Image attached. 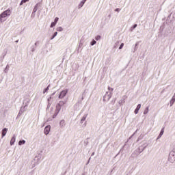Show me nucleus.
Returning a JSON list of instances; mask_svg holds the SVG:
<instances>
[{
  "mask_svg": "<svg viewBox=\"0 0 175 175\" xmlns=\"http://www.w3.org/2000/svg\"><path fill=\"white\" fill-rule=\"evenodd\" d=\"M12 11L10 10H7L4 11L0 16L1 18H5V17H8V16H10Z\"/></svg>",
  "mask_w": 175,
  "mask_h": 175,
  "instance_id": "nucleus-1",
  "label": "nucleus"
},
{
  "mask_svg": "<svg viewBox=\"0 0 175 175\" xmlns=\"http://www.w3.org/2000/svg\"><path fill=\"white\" fill-rule=\"evenodd\" d=\"M66 94H68V90L62 91L60 94L59 95V98L62 99L64 96H66Z\"/></svg>",
  "mask_w": 175,
  "mask_h": 175,
  "instance_id": "nucleus-2",
  "label": "nucleus"
},
{
  "mask_svg": "<svg viewBox=\"0 0 175 175\" xmlns=\"http://www.w3.org/2000/svg\"><path fill=\"white\" fill-rule=\"evenodd\" d=\"M65 105V103L64 101H60L57 105L56 109L59 111L61 110V106H64Z\"/></svg>",
  "mask_w": 175,
  "mask_h": 175,
  "instance_id": "nucleus-3",
  "label": "nucleus"
},
{
  "mask_svg": "<svg viewBox=\"0 0 175 175\" xmlns=\"http://www.w3.org/2000/svg\"><path fill=\"white\" fill-rule=\"evenodd\" d=\"M50 129H51V126L50 125L46 126L44 130V135H49L50 133Z\"/></svg>",
  "mask_w": 175,
  "mask_h": 175,
  "instance_id": "nucleus-4",
  "label": "nucleus"
},
{
  "mask_svg": "<svg viewBox=\"0 0 175 175\" xmlns=\"http://www.w3.org/2000/svg\"><path fill=\"white\" fill-rule=\"evenodd\" d=\"M142 107V105L141 104H139L137 106V108L135 109L134 113L135 114H137V113H139V110H140Z\"/></svg>",
  "mask_w": 175,
  "mask_h": 175,
  "instance_id": "nucleus-5",
  "label": "nucleus"
},
{
  "mask_svg": "<svg viewBox=\"0 0 175 175\" xmlns=\"http://www.w3.org/2000/svg\"><path fill=\"white\" fill-rule=\"evenodd\" d=\"M164 132H165V127H163V128L161 129V132H160V134L159 135L157 139H161V137H162V135H163Z\"/></svg>",
  "mask_w": 175,
  "mask_h": 175,
  "instance_id": "nucleus-6",
  "label": "nucleus"
},
{
  "mask_svg": "<svg viewBox=\"0 0 175 175\" xmlns=\"http://www.w3.org/2000/svg\"><path fill=\"white\" fill-rule=\"evenodd\" d=\"M6 133H8V129L5 128L2 131V137L6 136Z\"/></svg>",
  "mask_w": 175,
  "mask_h": 175,
  "instance_id": "nucleus-7",
  "label": "nucleus"
},
{
  "mask_svg": "<svg viewBox=\"0 0 175 175\" xmlns=\"http://www.w3.org/2000/svg\"><path fill=\"white\" fill-rule=\"evenodd\" d=\"M16 142V137H12L11 140H10V144L11 146H13Z\"/></svg>",
  "mask_w": 175,
  "mask_h": 175,
  "instance_id": "nucleus-8",
  "label": "nucleus"
},
{
  "mask_svg": "<svg viewBox=\"0 0 175 175\" xmlns=\"http://www.w3.org/2000/svg\"><path fill=\"white\" fill-rule=\"evenodd\" d=\"M55 25H57V23L55 22H53L51 24V28H53V27H55Z\"/></svg>",
  "mask_w": 175,
  "mask_h": 175,
  "instance_id": "nucleus-9",
  "label": "nucleus"
},
{
  "mask_svg": "<svg viewBox=\"0 0 175 175\" xmlns=\"http://www.w3.org/2000/svg\"><path fill=\"white\" fill-rule=\"evenodd\" d=\"M60 125L62 126H65V120H61L60 121Z\"/></svg>",
  "mask_w": 175,
  "mask_h": 175,
  "instance_id": "nucleus-10",
  "label": "nucleus"
},
{
  "mask_svg": "<svg viewBox=\"0 0 175 175\" xmlns=\"http://www.w3.org/2000/svg\"><path fill=\"white\" fill-rule=\"evenodd\" d=\"M18 144L19 146H21V144H25V140L19 141Z\"/></svg>",
  "mask_w": 175,
  "mask_h": 175,
  "instance_id": "nucleus-11",
  "label": "nucleus"
},
{
  "mask_svg": "<svg viewBox=\"0 0 175 175\" xmlns=\"http://www.w3.org/2000/svg\"><path fill=\"white\" fill-rule=\"evenodd\" d=\"M57 31H58L59 32H61V31H64V29L61 27H59L57 28Z\"/></svg>",
  "mask_w": 175,
  "mask_h": 175,
  "instance_id": "nucleus-12",
  "label": "nucleus"
},
{
  "mask_svg": "<svg viewBox=\"0 0 175 175\" xmlns=\"http://www.w3.org/2000/svg\"><path fill=\"white\" fill-rule=\"evenodd\" d=\"M29 0H22L20 5H23V3H25L26 2H28Z\"/></svg>",
  "mask_w": 175,
  "mask_h": 175,
  "instance_id": "nucleus-13",
  "label": "nucleus"
},
{
  "mask_svg": "<svg viewBox=\"0 0 175 175\" xmlns=\"http://www.w3.org/2000/svg\"><path fill=\"white\" fill-rule=\"evenodd\" d=\"M57 35H58L57 32H55L53 37L51 39H54V38H55V36H57Z\"/></svg>",
  "mask_w": 175,
  "mask_h": 175,
  "instance_id": "nucleus-14",
  "label": "nucleus"
},
{
  "mask_svg": "<svg viewBox=\"0 0 175 175\" xmlns=\"http://www.w3.org/2000/svg\"><path fill=\"white\" fill-rule=\"evenodd\" d=\"M58 20H59V18L58 17H56V18H55L54 22L56 23V24H57V23H58Z\"/></svg>",
  "mask_w": 175,
  "mask_h": 175,
  "instance_id": "nucleus-15",
  "label": "nucleus"
},
{
  "mask_svg": "<svg viewBox=\"0 0 175 175\" xmlns=\"http://www.w3.org/2000/svg\"><path fill=\"white\" fill-rule=\"evenodd\" d=\"M91 44H92V46H94V44H96V41L93 40V41L91 42Z\"/></svg>",
  "mask_w": 175,
  "mask_h": 175,
  "instance_id": "nucleus-16",
  "label": "nucleus"
},
{
  "mask_svg": "<svg viewBox=\"0 0 175 175\" xmlns=\"http://www.w3.org/2000/svg\"><path fill=\"white\" fill-rule=\"evenodd\" d=\"M96 40H99V39H100V36H97L96 38H95Z\"/></svg>",
  "mask_w": 175,
  "mask_h": 175,
  "instance_id": "nucleus-17",
  "label": "nucleus"
},
{
  "mask_svg": "<svg viewBox=\"0 0 175 175\" xmlns=\"http://www.w3.org/2000/svg\"><path fill=\"white\" fill-rule=\"evenodd\" d=\"M122 47H124V43H122L119 47V49L121 50V49H122Z\"/></svg>",
  "mask_w": 175,
  "mask_h": 175,
  "instance_id": "nucleus-18",
  "label": "nucleus"
},
{
  "mask_svg": "<svg viewBox=\"0 0 175 175\" xmlns=\"http://www.w3.org/2000/svg\"><path fill=\"white\" fill-rule=\"evenodd\" d=\"M174 102H175V99H174L173 97H172V98L171 100V103H174Z\"/></svg>",
  "mask_w": 175,
  "mask_h": 175,
  "instance_id": "nucleus-19",
  "label": "nucleus"
},
{
  "mask_svg": "<svg viewBox=\"0 0 175 175\" xmlns=\"http://www.w3.org/2000/svg\"><path fill=\"white\" fill-rule=\"evenodd\" d=\"M108 90H109V91H111V92H112V91H113V88H110V87L108 88Z\"/></svg>",
  "mask_w": 175,
  "mask_h": 175,
  "instance_id": "nucleus-20",
  "label": "nucleus"
},
{
  "mask_svg": "<svg viewBox=\"0 0 175 175\" xmlns=\"http://www.w3.org/2000/svg\"><path fill=\"white\" fill-rule=\"evenodd\" d=\"M115 12H120V9H119V8H116V9L115 10Z\"/></svg>",
  "mask_w": 175,
  "mask_h": 175,
  "instance_id": "nucleus-21",
  "label": "nucleus"
},
{
  "mask_svg": "<svg viewBox=\"0 0 175 175\" xmlns=\"http://www.w3.org/2000/svg\"><path fill=\"white\" fill-rule=\"evenodd\" d=\"M136 27H137V24H135V25H133V29H135V28H136Z\"/></svg>",
  "mask_w": 175,
  "mask_h": 175,
  "instance_id": "nucleus-22",
  "label": "nucleus"
},
{
  "mask_svg": "<svg viewBox=\"0 0 175 175\" xmlns=\"http://www.w3.org/2000/svg\"><path fill=\"white\" fill-rule=\"evenodd\" d=\"M81 121H85V117L82 118Z\"/></svg>",
  "mask_w": 175,
  "mask_h": 175,
  "instance_id": "nucleus-23",
  "label": "nucleus"
},
{
  "mask_svg": "<svg viewBox=\"0 0 175 175\" xmlns=\"http://www.w3.org/2000/svg\"><path fill=\"white\" fill-rule=\"evenodd\" d=\"M147 113H148V111H144V114H147Z\"/></svg>",
  "mask_w": 175,
  "mask_h": 175,
  "instance_id": "nucleus-24",
  "label": "nucleus"
},
{
  "mask_svg": "<svg viewBox=\"0 0 175 175\" xmlns=\"http://www.w3.org/2000/svg\"><path fill=\"white\" fill-rule=\"evenodd\" d=\"M87 0H83V2H81V3H82V5H84V3Z\"/></svg>",
  "mask_w": 175,
  "mask_h": 175,
  "instance_id": "nucleus-25",
  "label": "nucleus"
},
{
  "mask_svg": "<svg viewBox=\"0 0 175 175\" xmlns=\"http://www.w3.org/2000/svg\"><path fill=\"white\" fill-rule=\"evenodd\" d=\"M49 90V88H46L45 89V92Z\"/></svg>",
  "mask_w": 175,
  "mask_h": 175,
  "instance_id": "nucleus-26",
  "label": "nucleus"
},
{
  "mask_svg": "<svg viewBox=\"0 0 175 175\" xmlns=\"http://www.w3.org/2000/svg\"><path fill=\"white\" fill-rule=\"evenodd\" d=\"M146 111H148V107L146 108Z\"/></svg>",
  "mask_w": 175,
  "mask_h": 175,
  "instance_id": "nucleus-27",
  "label": "nucleus"
}]
</instances>
